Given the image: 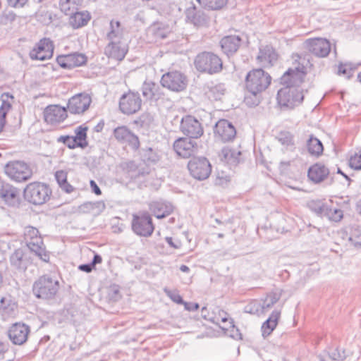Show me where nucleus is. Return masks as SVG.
Returning <instances> with one entry per match:
<instances>
[{
    "mask_svg": "<svg viewBox=\"0 0 361 361\" xmlns=\"http://www.w3.org/2000/svg\"><path fill=\"white\" fill-rule=\"evenodd\" d=\"M13 96L10 94L9 93H3L1 96V105L0 106V112L5 113V115L6 116L8 111L11 108V103L9 102L10 99H13Z\"/></svg>",
    "mask_w": 361,
    "mask_h": 361,
    "instance_id": "48",
    "label": "nucleus"
},
{
    "mask_svg": "<svg viewBox=\"0 0 361 361\" xmlns=\"http://www.w3.org/2000/svg\"><path fill=\"white\" fill-rule=\"evenodd\" d=\"M241 41V38L237 35L225 36L220 41L223 52L228 56L233 55L239 49Z\"/></svg>",
    "mask_w": 361,
    "mask_h": 361,
    "instance_id": "27",
    "label": "nucleus"
},
{
    "mask_svg": "<svg viewBox=\"0 0 361 361\" xmlns=\"http://www.w3.org/2000/svg\"><path fill=\"white\" fill-rule=\"evenodd\" d=\"M142 93L146 99L157 102L166 97L163 87L152 81H145L142 85Z\"/></svg>",
    "mask_w": 361,
    "mask_h": 361,
    "instance_id": "21",
    "label": "nucleus"
},
{
    "mask_svg": "<svg viewBox=\"0 0 361 361\" xmlns=\"http://www.w3.org/2000/svg\"><path fill=\"white\" fill-rule=\"evenodd\" d=\"M67 117V110L59 105H49L44 109V121L54 125L63 122Z\"/></svg>",
    "mask_w": 361,
    "mask_h": 361,
    "instance_id": "19",
    "label": "nucleus"
},
{
    "mask_svg": "<svg viewBox=\"0 0 361 361\" xmlns=\"http://www.w3.org/2000/svg\"><path fill=\"white\" fill-rule=\"evenodd\" d=\"M226 87L223 83H207L204 87V94L210 100H220L225 94Z\"/></svg>",
    "mask_w": 361,
    "mask_h": 361,
    "instance_id": "30",
    "label": "nucleus"
},
{
    "mask_svg": "<svg viewBox=\"0 0 361 361\" xmlns=\"http://www.w3.org/2000/svg\"><path fill=\"white\" fill-rule=\"evenodd\" d=\"M54 44L49 39H40L30 52V57L33 60L44 61L51 58L54 53Z\"/></svg>",
    "mask_w": 361,
    "mask_h": 361,
    "instance_id": "12",
    "label": "nucleus"
},
{
    "mask_svg": "<svg viewBox=\"0 0 361 361\" xmlns=\"http://www.w3.org/2000/svg\"><path fill=\"white\" fill-rule=\"evenodd\" d=\"M306 75V68L304 66L298 65L294 68H289L282 76L281 81L286 85L299 88Z\"/></svg>",
    "mask_w": 361,
    "mask_h": 361,
    "instance_id": "17",
    "label": "nucleus"
},
{
    "mask_svg": "<svg viewBox=\"0 0 361 361\" xmlns=\"http://www.w3.org/2000/svg\"><path fill=\"white\" fill-rule=\"evenodd\" d=\"M8 4L13 8H22L23 7L28 0H6Z\"/></svg>",
    "mask_w": 361,
    "mask_h": 361,
    "instance_id": "57",
    "label": "nucleus"
},
{
    "mask_svg": "<svg viewBox=\"0 0 361 361\" xmlns=\"http://www.w3.org/2000/svg\"><path fill=\"white\" fill-rule=\"evenodd\" d=\"M6 174L16 182H25L30 179L33 172L30 166L21 161L8 163L4 169Z\"/></svg>",
    "mask_w": 361,
    "mask_h": 361,
    "instance_id": "8",
    "label": "nucleus"
},
{
    "mask_svg": "<svg viewBox=\"0 0 361 361\" xmlns=\"http://www.w3.org/2000/svg\"><path fill=\"white\" fill-rule=\"evenodd\" d=\"M279 141L286 147L293 146V136L289 132H281L278 137Z\"/></svg>",
    "mask_w": 361,
    "mask_h": 361,
    "instance_id": "49",
    "label": "nucleus"
},
{
    "mask_svg": "<svg viewBox=\"0 0 361 361\" xmlns=\"http://www.w3.org/2000/svg\"><path fill=\"white\" fill-rule=\"evenodd\" d=\"M309 208L318 215L324 216L326 211L327 204L320 201H311L308 204Z\"/></svg>",
    "mask_w": 361,
    "mask_h": 361,
    "instance_id": "46",
    "label": "nucleus"
},
{
    "mask_svg": "<svg viewBox=\"0 0 361 361\" xmlns=\"http://www.w3.org/2000/svg\"><path fill=\"white\" fill-rule=\"evenodd\" d=\"M24 240L30 251L44 262H49V252L46 250L42 238L38 230L32 226H27L24 230Z\"/></svg>",
    "mask_w": 361,
    "mask_h": 361,
    "instance_id": "1",
    "label": "nucleus"
},
{
    "mask_svg": "<svg viewBox=\"0 0 361 361\" xmlns=\"http://www.w3.org/2000/svg\"><path fill=\"white\" fill-rule=\"evenodd\" d=\"M271 81L270 75L264 70L262 68L253 69L246 75L245 87L250 93L256 96L264 91L270 85Z\"/></svg>",
    "mask_w": 361,
    "mask_h": 361,
    "instance_id": "2",
    "label": "nucleus"
},
{
    "mask_svg": "<svg viewBox=\"0 0 361 361\" xmlns=\"http://www.w3.org/2000/svg\"><path fill=\"white\" fill-rule=\"evenodd\" d=\"M8 350V344L0 341V360L4 359L5 353Z\"/></svg>",
    "mask_w": 361,
    "mask_h": 361,
    "instance_id": "60",
    "label": "nucleus"
},
{
    "mask_svg": "<svg viewBox=\"0 0 361 361\" xmlns=\"http://www.w3.org/2000/svg\"><path fill=\"white\" fill-rule=\"evenodd\" d=\"M92 102L90 96L87 93H79L69 99L67 108L71 114H80L85 112Z\"/></svg>",
    "mask_w": 361,
    "mask_h": 361,
    "instance_id": "16",
    "label": "nucleus"
},
{
    "mask_svg": "<svg viewBox=\"0 0 361 361\" xmlns=\"http://www.w3.org/2000/svg\"><path fill=\"white\" fill-rule=\"evenodd\" d=\"M229 324H231V326L233 327V331H235V334H233L231 335V336L235 339H241V334L239 332V330L238 329H235V326L233 324V322L232 319L229 322Z\"/></svg>",
    "mask_w": 361,
    "mask_h": 361,
    "instance_id": "63",
    "label": "nucleus"
},
{
    "mask_svg": "<svg viewBox=\"0 0 361 361\" xmlns=\"http://www.w3.org/2000/svg\"><path fill=\"white\" fill-rule=\"evenodd\" d=\"M123 36V30L120 21L111 20L109 25V31L106 35L107 39L109 41L121 40Z\"/></svg>",
    "mask_w": 361,
    "mask_h": 361,
    "instance_id": "37",
    "label": "nucleus"
},
{
    "mask_svg": "<svg viewBox=\"0 0 361 361\" xmlns=\"http://www.w3.org/2000/svg\"><path fill=\"white\" fill-rule=\"evenodd\" d=\"M17 305L10 296L0 300V314L4 319L13 317L16 313Z\"/></svg>",
    "mask_w": 361,
    "mask_h": 361,
    "instance_id": "32",
    "label": "nucleus"
},
{
    "mask_svg": "<svg viewBox=\"0 0 361 361\" xmlns=\"http://www.w3.org/2000/svg\"><path fill=\"white\" fill-rule=\"evenodd\" d=\"M173 149L179 157L189 158L197 153L198 145L191 138L180 137L174 142Z\"/></svg>",
    "mask_w": 361,
    "mask_h": 361,
    "instance_id": "14",
    "label": "nucleus"
},
{
    "mask_svg": "<svg viewBox=\"0 0 361 361\" xmlns=\"http://www.w3.org/2000/svg\"><path fill=\"white\" fill-rule=\"evenodd\" d=\"M56 61L61 68L65 69H72L70 54L58 56Z\"/></svg>",
    "mask_w": 361,
    "mask_h": 361,
    "instance_id": "55",
    "label": "nucleus"
},
{
    "mask_svg": "<svg viewBox=\"0 0 361 361\" xmlns=\"http://www.w3.org/2000/svg\"><path fill=\"white\" fill-rule=\"evenodd\" d=\"M244 312L251 314H259L263 313L261 302L257 300L251 301L245 306Z\"/></svg>",
    "mask_w": 361,
    "mask_h": 361,
    "instance_id": "47",
    "label": "nucleus"
},
{
    "mask_svg": "<svg viewBox=\"0 0 361 361\" xmlns=\"http://www.w3.org/2000/svg\"><path fill=\"white\" fill-rule=\"evenodd\" d=\"M306 44L309 51L319 57L328 56L331 51L330 42L326 39H309Z\"/></svg>",
    "mask_w": 361,
    "mask_h": 361,
    "instance_id": "22",
    "label": "nucleus"
},
{
    "mask_svg": "<svg viewBox=\"0 0 361 361\" xmlns=\"http://www.w3.org/2000/svg\"><path fill=\"white\" fill-rule=\"evenodd\" d=\"M59 288V283L57 280L48 275H44L35 281L32 286V292L37 298L47 300L53 298Z\"/></svg>",
    "mask_w": 361,
    "mask_h": 361,
    "instance_id": "5",
    "label": "nucleus"
},
{
    "mask_svg": "<svg viewBox=\"0 0 361 361\" xmlns=\"http://www.w3.org/2000/svg\"><path fill=\"white\" fill-rule=\"evenodd\" d=\"M142 105V99L138 92L129 91L123 94L119 99V109L126 115H130L137 112Z\"/></svg>",
    "mask_w": 361,
    "mask_h": 361,
    "instance_id": "11",
    "label": "nucleus"
},
{
    "mask_svg": "<svg viewBox=\"0 0 361 361\" xmlns=\"http://www.w3.org/2000/svg\"><path fill=\"white\" fill-rule=\"evenodd\" d=\"M30 332V328L28 325L18 322L10 326L8 336L14 345H20L27 341Z\"/></svg>",
    "mask_w": 361,
    "mask_h": 361,
    "instance_id": "15",
    "label": "nucleus"
},
{
    "mask_svg": "<svg viewBox=\"0 0 361 361\" xmlns=\"http://www.w3.org/2000/svg\"><path fill=\"white\" fill-rule=\"evenodd\" d=\"M128 52L126 44L121 42V40L109 41V43L104 49V54L109 58L114 59L117 61H122Z\"/></svg>",
    "mask_w": 361,
    "mask_h": 361,
    "instance_id": "26",
    "label": "nucleus"
},
{
    "mask_svg": "<svg viewBox=\"0 0 361 361\" xmlns=\"http://www.w3.org/2000/svg\"><path fill=\"white\" fill-rule=\"evenodd\" d=\"M131 227L136 235L142 237L151 236L154 230L152 219L146 212L133 214Z\"/></svg>",
    "mask_w": 361,
    "mask_h": 361,
    "instance_id": "7",
    "label": "nucleus"
},
{
    "mask_svg": "<svg viewBox=\"0 0 361 361\" xmlns=\"http://www.w3.org/2000/svg\"><path fill=\"white\" fill-rule=\"evenodd\" d=\"M69 23L73 28H79L87 24L90 20V15L87 11L80 12L75 11L73 14H69Z\"/></svg>",
    "mask_w": 361,
    "mask_h": 361,
    "instance_id": "35",
    "label": "nucleus"
},
{
    "mask_svg": "<svg viewBox=\"0 0 361 361\" xmlns=\"http://www.w3.org/2000/svg\"><path fill=\"white\" fill-rule=\"evenodd\" d=\"M114 137L121 143H128L133 149L140 147L139 138L133 133L126 126H119L114 130Z\"/></svg>",
    "mask_w": 361,
    "mask_h": 361,
    "instance_id": "18",
    "label": "nucleus"
},
{
    "mask_svg": "<svg viewBox=\"0 0 361 361\" xmlns=\"http://www.w3.org/2000/svg\"><path fill=\"white\" fill-rule=\"evenodd\" d=\"M102 257L98 254H95L94 255V257H93L91 263L93 265V267H95V265L97 264H100L102 262Z\"/></svg>",
    "mask_w": 361,
    "mask_h": 361,
    "instance_id": "64",
    "label": "nucleus"
},
{
    "mask_svg": "<svg viewBox=\"0 0 361 361\" xmlns=\"http://www.w3.org/2000/svg\"><path fill=\"white\" fill-rule=\"evenodd\" d=\"M71 68L81 66L86 63L87 56L83 54L73 53L70 54Z\"/></svg>",
    "mask_w": 361,
    "mask_h": 361,
    "instance_id": "45",
    "label": "nucleus"
},
{
    "mask_svg": "<svg viewBox=\"0 0 361 361\" xmlns=\"http://www.w3.org/2000/svg\"><path fill=\"white\" fill-rule=\"evenodd\" d=\"M276 99L281 108L293 109L302 102L304 95L300 88L286 85L278 91Z\"/></svg>",
    "mask_w": 361,
    "mask_h": 361,
    "instance_id": "6",
    "label": "nucleus"
},
{
    "mask_svg": "<svg viewBox=\"0 0 361 361\" xmlns=\"http://www.w3.org/2000/svg\"><path fill=\"white\" fill-rule=\"evenodd\" d=\"M78 269L82 271H84V272H86V273H90L92 271L93 269H94V267H93V265L92 264V263H88V264H80L79 267H78Z\"/></svg>",
    "mask_w": 361,
    "mask_h": 361,
    "instance_id": "61",
    "label": "nucleus"
},
{
    "mask_svg": "<svg viewBox=\"0 0 361 361\" xmlns=\"http://www.w3.org/2000/svg\"><path fill=\"white\" fill-rule=\"evenodd\" d=\"M166 295L174 302L183 305L184 300H183L181 295L179 294L177 290H169L166 288L164 289Z\"/></svg>",
    "mask_w": 361,
    "mask_h": 361,
    "instance_id": "50",
    "label": "nucleus"
},
{
    "mask_svg": "<svg viewBox=\"0 0 361 361\" xmlns=\"http://www.w3.org/2000/svg\"><path fill=\"white\" fill-rule=\"evenodd\" d=\"M200 4L211 10H219L227 4L228 0H196Z\"/></svg>",
    "mask_w": 361,
    "mask_h": 361,
    "instance_id": "43",
    "label": "nucleus"
},
{
    "mask_svg": "<svg viewBox=\"0 0 361 361\" xmlns=\"http://www.w3.org/2000/svg\"><path fill=\"white\" fill-rule=\"evenodd\" d=\"M185 20L195 26L199 27L206 24L207 16L200 8H198L192 2L185 11Z\"/></svg>",
    "mask_w": 361,
    "mask_h": 361,
    "instance_id": "25",
    "label": "nucleus"
},
{
    "mask_svg": "<svg viewBox=\"0 0 361 361\" xmlns=\"http://www.w3.org/2000/svg\"><path fill=\"white\" fill-rule=\"evenodd\" d=\"M349 241L355 247H361V229L358 228L353 229L349 237Z\"/></svg>",
    "mask_w": 361,
    "mask_h": 361,
    "instance_id": "51",
    "label": "nucleus"
},
{
    "mask_svg": "<svg viewBox=\"0 0 361 361\" xmlns=\"http://www.w3.org/2000/svg\"><path fill=\"white\" fill-rule=\"evenodd\" d=\"M194 63L198 71L209 74L219 73L223 67L221 59L216 54L207 51L197 54Z\"/></svg>",
    "mask_w": 361,
    "mask_h": 361,
    "instance_id": "4",
    "label": "nucleus"
},
{
    "mask_svg": "<svg viewBox=\"0 0 361 361\" xmlns=\"http://www.w3.org/2000/svg\"><path fill=\"white\" fill-rule=\"evenodd\" d=\"M324 216H326L329 220L332 221L338 222L342 219L343 216V212L340 209L332 208L327 205Z\"/></svg>",
    "mask_w": 361,
    "mask_h": 361,
    "instance_id": "44",
    "label": "nucleus"
},
{
    "mask_svg": "<svg viewBox=\"0 0 361 361\" xmlns=\"http://www.w3.org/2000/svg\"><path fill=\"white\" fill-rule=\"evenodd\" d=\"M307 149L310 154L315 157L322 155L324 150L322 142L312 135L307 141Z\"/></svg>",
    "mask_w": 361,
    "mask_h": 361,
    "instance_id": "36",
    "label": "nucleus"
},
{
    "mask_svg": "<svg viewBox=\"0 0 361 361\" xmlns=\"http://www.w3.org/2000/svg\"><path fill=\"white\" fill-rule=\"evenodd\" d=\"M214 133L223 142H228L235 137L236 130L231 122L221 119L216 123Z\"/></svg>",
    "mask_w": 361,
    "mask_h": 361,
    "instance_id": "23",
    "label": "nucleus"
},
{
    "mask_svg": "<svg viewBox=\"0 0 361 361\" xmlns=\"http://www.w3.org/2000/svg\"><path fill=\"white\" fill-rule=\"evenodd\" d=\"M338 74L344 75L346 78L349 79L353 75V68L350 63H341L338 66Z\"/></svg>",
    "mask_w": 361,
    "mask_h": 361,
    "instance_id": "53",
    "label": "nucleus"
},
{
    "mask_svg": "<svg viewBox=\"0 0 361 361\" xmlns=\"http://www.w3.org/2000/svg\"><path fill=\"white\" fill-rule=\"evenodd\" d=\"M185 310L188 311H196L199 309V304L197 302H185L183 303Z\"/></svg>",
    "mask_w": 361,
    "mask_h": 361,
    "instance_id": "58",
    "label": "nucleus"
},
{
    "mask_svg": "<svg viewBox=\"0 0 361 361\" xmlns=\"http://www.w3.org/2000/svg\"><path fill=\"white\" fill-rule=\"evenodd\" d=\"M9 261L11 266L20 271H25L32 263L29 254L21 248L15 250L11 255Z\"/></svg>",
    "mask_w": 361,
    "mask_h": 361,
    "instance_id": "20",
    "label": "nucleus"
},
{
    "mask_svg": "<svg viewBox=\"0 0 361 361\" xmlns=\"http://www.w3.org/2000/svg\"><path fill=\"white\" fill-rule=\"evenodd\" d=\"M349 166L355 170L361 169V151L355 153L349 159Z\"/></svg>",
    "mask_w": 361,
    "mask_h": 361,
    "instance_id": "54",
    "label": "nucleus"
},
{
    "mask_svg": "<svg viewBox=\"0 0 361 361\" xmlns=\"http://www.w3.org/2000/svg\"><path fill=\"white\" fill-rule=\"evenodd\" d=\"M88 128L83 125L78 126L75 130V136L74 139L78 143V146L81 148H85L87 146L88 143L87 141V131Z\"/></svg>",
    "mask_w": 361,
    "mask_h": 361,
    "instance_id": "41",
    "label": "nucleus"
},
{
    "mask_svg": "<svg viewBox=\"0 0 361 361\" xmlns=\"http://www.w3.org/2000/svg\"><path fill=\"white\" fill-rule=\"evenodd\" d=\"M281 298V295L277 293L271 292L267 294V297L261 303L263 313L268 311L273 305L276 303Z\"/></svg>",
    "mask_w": 361,
    "mask_h": 361,
    "instance_id": "42",
    "label": "nucleus"
},
{
    "mask_svg": "<svg viewBox=\"0 0 361 361\" xmlns=\"http://www.w3.org/2000/svg\"><path fill=\"white\" fill-rule=\"evenodd\" d=\"M257 59L264 66H272L273 62L277 60V54L273 47L265 46L259 49Z\"/></svg>",
    "mask_w": 361,
    "mask_h": 361,
    "instance_id": "31",
    "label": "nucleus"
},
{
    "mask_svg": "<svg viewBox=\"0 0 361 361\" xmlns=\"http://www.w3.org/2000/svg\"><path fill=\"white\" fill-rule=\"evenodd\" d=\"M160 82L163 87L178 92L186 88L188 80L183 73L173 71L164 73L161 78Z\"/></svg>",
    "mask_w": 361,
    "mask_h": 361,
    "instance_id": "9",
    "label": "nucleus"
},
{
    "mask_svg": "<svg viewBox=\"0 0 361 361\" xmlns=\"http://www.w3.org/2000/svg\"><path fill=\"white\" fill-rule=\"evenodd\" d=\"M55 178L62 190L66 193H71L73 187L67 181V173L63 170L57 171L55 173Z\"/></svg>",
    "mask_w": 361,
    "mask_h": 361,
    "instance_id": "40",
    "label": "nucleus"
},
{
    "mask_svg": "<svg viewBox=\"0 0 361 361\" xmlns=\"http://www.w3.org/2000/svg\"><path fill=\"white\" fill-rule=\"evenodd\" d=\"M329 355L332 360L336 361H343L346 357L345 350L338 348L334 349Z\"/></svg>",
    "mask_w": 361,
    "mask_h": 361,
    "instance_id": "56",
    "label": "nucleus"
},
{
    "mask_svg": "<svg viewBox=\"0 0 361 361\" xmlns=\"http://www.w3.org/2000/svg\"><path fill=\"white\" fill-rule=\"evenodd\" d=\"M165 240L173 248L178 249L180 247V242L179 240L175 242L172 237H166Z\"/></svg>",
    "mask_w": 361,
    "mask_h": 361,
    "instance_id": "59",
    "label": "nucleus"
},
{
    "mask_svg": "<svg viewBox=\"0 0 361 361\" xmlns=\"http://www.w3.org/2000/svg\"><path fill=\"white\" fill-rule=\"evenodd\" d=\"M180 130L189 138L197 139L203 134V128L201 123L192 116H186L182 118Z\"/></svg>",
    "mask_w": 361,
    "mask_h": 361,
    "instance_id": "13",
    "label": "nucleus"
},
{
    "mask_svg": "<svg viewBox=\"0 0 361 361\" xmlns=\"http://www.w3.org/2000/svg\"><path fill=\"white\" fill-rule=\"evenodd\" d=\"M149 209L157 219H163L172 213L173 207L169 202L159 200L151 202Z\"/></svg>",
    "mask_w": 361,
    "mask_h": 361,
    "instance_id": "28",
    "label": "nucleus"
},
{
    "mask_svg": "<svg viewBox=\"0 0 361 361\" xmlns=\"http://www.w3.org/2000/svg\"><path fill=\"white\" fill-rule=\"evenodd\" d=\"M240 151L226 147L221 149L220 157L221 161L231 166H236L240 162Z\"/></svg>",
    "mask_w": 361,
    "mask_h": 361,
    "instance_id": "34",
    "label": "nucleus"
},
{
    "mask_svg": "<svg viewBox=\"0 0 361 361\" xmlns=\"http://www.w3.org/2000/svg\"><path fill=\"white\" fill-rule=\"evenodd\" d=\"M82 2V0H60V9L66 16L73 14V12L78 10Z\"/></svg>",
    "mask_w": 361,
    "mask_h": 361,
    "instance_id": "38",
    "label": "nucleus"
},
{
    "mask_svg": "<svg viewBox=\"0 0 361 361\" xmlns=\"http://www.w3.org/2000/svg\"><path fill=\"white\" fill-rule=\"evenodd\" d=\"M188 170L197 180L207 179L212 172V166L205 157H193L188 164Z\"/></svg>",
    "mask_w": 361,
    "mask_h": 361,
    "instance_id": "10",
    "label": "nucleus"
},
{
    "mask_svg": "<svg viewBox=\"0 0 361 361\" xmlns=\"http://www.w3.org/2000/svg\"><path fill=\"white\" fill-rule=\"evenodd\" d=\"M281 311L274 310L270 317L262 324L261 329L264 338L269 336L277 326Z\"/></svg>",
    "mask_w": 361,
    "mask_h": 361,
    "instance_id": "33",
    "label": "nucleus"
},
{
    "mask_svg": "<svg viewBox=\"0 0 361 361\" xmlns=\"http://www.w3.org/2000/svg\"><path fill=\"white\" fill-rule=\"evenodd\" d=\"M57 141L59 142L63 143L69 149H75L76 147H79L73 136L62 135L57 138Z\"/></svg>",
    "mask_w": 361,
    "mask_h": 361,
    "instance_id": "52",
    "label": "nucleus"
},
{
    "mask_svg": "<svg viewBox=\"0 0 361 361\" xmlns=\"http://www.w3.org/2000/svg\"><path fill=\"white\" fill-rule=\"evenodd\" d=\"M141 157L147 164H155L159 161L160 156L152 147L142 148L140 152Z\"/></svg>",
    "mask_w": 361,
    "mask_h": 361,
    "instance_id": "39",
    "label": "nucleus"
},
{
    "mask_svg": "<svg viewBox=\"0 0 361 361\" xmlns=\"http://www.w3.org/2000/svg\"><path fill=\"white\" fill-rule=\"evenodd\" d=\"M0 197L9 207H18L20 204V195L18 188L8 183L1 184Z\"/></svg>",
    "mask_w": 361,
    "mask_h": 361,
    "instance_id": "24",
    "label": "nucleus"
},
{
    "mask_svg": "<svg viewBox=\"0 0 361 361\" xmlns=\"http://www.w3.org/2000/svg\"><path fill=\"white\" fill-rule=\"evenodd\" d=\"M329 170L324 164L317 163L310 167L307 176L314 183L323 181L329 175Z\"/></svg>",
    "mask_w": 361,
    "mask_h": 361,
    "instance_id": "29",
    "label": "nucleus"
},
{
    "mask_svg": "<svg viewBox=\"0 0 361 361\" xmlns=\"http://www.w3.org/2000/svg\"><path fill=\"white\" fill-rule=\"evenodd\" d=\"M90 188L92 189V191L96 194L97 195H100L102 194V191L99 188V187L97 185L96 182L93 180H90Z\"/></svg>",
    "mask_w": 361,
    "mask_h": 361,
    "instance_id": "62",
    "label": "nucleus"
},
{
    "mask_svg": "<svg viewBox=\"0 0 361 361\" xmlns=\"http://www.w3.org/2000/svg\"><path fill=\"white\" fill-rule=\"evenodd\" d=\"M23 192L25 200L34 205H42L46 203L52 194L49 186L41 182L27 184Z\"/></svg>",
    "mask_w": 361,
    "mask_h": 361,
    "instance_id": "3",
    "label": "nucleus"
}]
</instances>
